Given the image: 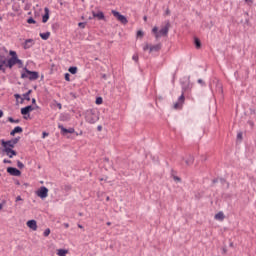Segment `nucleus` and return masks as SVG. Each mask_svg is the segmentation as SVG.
Returning <instances> with one entry per match:
<instances>
[{
    "instance_id": "obj_1",
    "label": "nucleus",
    "mask_w": 256,
    "mask_h": 256,
    "mask_svg": "<svg viewBox=\"0 0 256 256\" xmlns=\"http://www.w3.org/2000/svg\"><path fill=\"white\" fill-rule=\"evenodd\" d=\"M10 55L11 58L6 61V67L13 69L14 65H23V61L17 57V52L11 50Z\"/></svg>"
},
{
    "instance_id": "obj_2",
    "label": "nucleus",
    "mask_w": 256,
    "mask_h": 256,
    "mask_svg": "<svg viewBox=\"0 0 256 256\" xmlns=\"http://www.w3.org/2000/svg\"><path fill=\"white\" fill-rule=\"evenodd\" d=\"M85 119L87 123H90L91 125H93L94 123H97V121H99V112L93 109L87 110Z\"/></svg>"
},
{
    "instance_id": "obj_3",
    "label": "nucleus",
    "mask_w": 256,
    "mask_h": 256,
    "mask_svg": "<svg viewBox=\"0 0 256 256\" xmlns=\"http://www.w3.org/2000/svg\"><path fill=\"white\" fill-rule=\"evenodd\" d=\"M152 33L155 35V39H160V37H167L169 33V23H167L161 30L155 26L152 29Z\"/></svg>"
},
{
    "instance_id": "obj_4",
    "label": "nucleus",
    "mask_w": 256,
    "mask_h": 256,
    "mask_svg": "<svg viewBox=\"0 0 256 256\" xmlns=\"http://www.w3.org/2000/svg\"><path fill=\"white\" fill-rule=\"evenodd\" d=\"M21 79H29L30 81H37L39 79V72L30 71L24 68V72L21 73Z\"/></svg>"
},
{
    "instance_id": "obj_5",
    "label": "nucleus",
    "mask_w": 256,
    "mask_h": 256,
    "mask_svg": "<svg viewBox=\"0 0 256 256\" xmlns=\"http://www.w3.org/2000/svg\"><path fill=\"white\" fill-rule=\"evenodd\" d=\"M185 91H187V87H182V94L178 98V101L174 104V109H181L183 104L185 103Z\"/></svg>"
},
{
    "instance_id": "obj_6",
    "label": "nucleus",
    "mask_w": 256,
    "mask_h": 256,
    "mask_svg": "<svg viewBox=\"0 0 256 256\" xmlns=\"http://www.w3.org/2000/svg\"><path fill=\"white\" fill-rule=\"evenodd\" d=\"M37 197H40V199H47L49 197V189L47 187L42 186L39 190L36 191Z\"/></svg>"
},
{
    "instance_id": "obj_7",
    "label": "nucleus",
    "mask_w": 256,
    "mask_h": 256,
    "mask_svg": "<svg viewBox=\"0 0 256 256\" xmlns=\"http://www.w3.org/2000/svg\"><path fill=\"white\" fill-rule=\"evenodd\" d=\"M112 15H114L116 19L120 21V23H122V25H127V23H129V21L127 20V17L121 15V13L115 10H112Z\"/></svg>"
},
{
    "instance_id": "obj_8",
    "label": "nucleus",
    "mask_w": 256,
    "mask_h": 256,
    "mask_svg": "<svg viewBox=\"0 0 256 256\" xmlns=\"http://www.w3.org/2000/svg\"><path fill=\"white\" fill-rule=\"evenodd\" d=\"M0 143L3 147V149H14L15 144L12 142V140L5 141L4 139L0 140Z\"/></svg>"
},
{
    "instance_id": "obj_9",
    "label": "nucleus",
    "mask_w": 256,
    "mask_h": 256,
    "mask_svg": "<svg viewBox=\"0 0 256 256\" xmlns=\"http://www.w3.org/2000/svg\"><path fill=\"white\" fill-rule=\"evenodd\" d=\"M7 173H9V175H12L13 177H20L21 175V172L19 171V169L15 167H8Z\"/></svg>"
},
{
    "instance_id": "obj_10",
    "label": "nucleus",
    "mask_w": 256,
    "mask_h": 256,
    "mask_svg": "<svg viewBox=\"0 0 256 256\" xmlns=\"http://www.w3.org/2000/svg\"><path fill=\"white\" fill-rule=\"evenodd\" d=\"M3 153H6V155L10 158L13 159V157L17 156V151L11 149V148H6L3 149Z\"/></svg>"
},
{
    "instance_id": "obj_11",
    "label": "nucleus",
    "mask_w": 256,
    "mask_h": 256,
    "mask_svg": "<svg viewBox=\"0 0 256 256\" xmlns=\"http://www.w3.org/2000/svg\"><path fill=\"white\" fill-rule=\"evenodd\" d=\"M31 111H35V108L31 105L21 108L22 115H29V113H31Z\"/></svg>"
},
{
    "instance_id": "obj_12",
    "label": "nucleus",
    "mask_w": 256,
    "mask_h": 256,
    "mask_svg": "<svg viewBox=\"0 0 256 256\" xmlns=\"http://www.w3.org/2000/svg\"><path fill=\"white\" fill-rule=\"evenodd\" d=\"M35 45V40L33 39H27L25 40L23 44V49H31V47Z\"/></svg>"
},
{
    "instance_id": "obj_13",
    "label": "nucleus",
    "mask_w": 256,
    "mask_h": 256,
    "mask_svg": "<svg viewBox=\"0 0 256 256\" xmlns=\"http://www.w3.org/2000/svg\"><path fill=\"white\" fill-rule=\"evenodd\" d=\"M58 128L61 130V133H63V134H66V133L73 134V133H75V128L67 129V128L63 127V125H59Z\"/></svg>"
},
{
    "instance_id": "obj_14",
    "label": "nucleus",
    "mask_w": 256,
    "mask_h": 256,
    "mask_svg": "<svg viewBox=\"0 0 256 256\" xmlns=\"http://www.w3.org/2000/svg\"><path fill=\"white\" fill-rule=\"evenodd\" d=\"M27 227H29V229H32V231H37V221L35 220H29L26 223Z\"/></svg>"
},
{
    "instance_id": "obj_15",
    "label": "nucleus",
    "mask_w": 256,
    "mask_h": 256,
    "mask_svg": "<svg viewBox=\"0 0 256 256\" xmlns=\"http://www.w3.org/2000/svg\"><path fill=\"white\" fill-rule=\"evenodd\" d=\"M44 12L45 14L42 16V23H47L49 21V13H51V11L45 7Z\"/></svg>"
},
{
    "instance_id": "obj_16",
    "label": "nucleus",
    "mask_w": 256,
    "mask_h": 256,
    "mask_svg": "<svg viewBox=\"0 0 256 256\" xmlns=\"http://www.w3.org/2000/svg\"><path fill=\"white\" fill-rule=\"evenodd\" d=\"M161 51V44L150 45V53H159Z\"/></svg>"
},
{
    "instance_id": "obj_17",
    "label": "nucleus",
    "mask_w": 256,
    "mask_h": 256,
    "mask_svg": "<svg viewBox=\"0 0 256 256\" xmlns=\"http://www.w3.org/2000/svg\"><path fill=\"white\" fill-rule=\"evenodd\" d=\"M16 133H23V128L20 126H16L11 132L10 135L13 137L16 135Z\"/></svg>"
},
{
    "instance_id": "obj_18",
    "label": "nucleus",
    "mask_w": 256,
    "mask_h": 256,
    "mask_svg": "<svg viewBox=\"0 0 256 256\" xmlns=\"http://www.w3.org/2000/svg\"><path fill=\"white\" fill-rule=\"evenodd\" d=\"M214 219H216V221H223V219H225V214L223 212H218L214 216Z\"/></svg>"
},
{
    "instance_id": "obj_19",
    "label": "nucleus",
    "mask_w": 256,
    "mask_h": 256,
    "mask_svg": "<svg viewBox=\"0 0 256 256\" xmlns=\"http://www.w3.org/2000/svg\"><path fill=\"white\" fill-rule=\"evenodd\" d=\"M194 161H195V158H193L192 155H188V157L185 160V163H186V165L189 166V165H193Z\"/></svg>"
},
{
    "instance_id": "obj_20",
    "label": "nucleus",
    "mask_w": 256,
    "mask_h": 256,
    "mask_svg": "<svg viewBox=\"0 0 256 256\" xmlns=\"http://www.w3.org/2000/svg\"><path fill=\"white\" fill-rule=\"evenodd\" d=\"M93 17H96L97 19H99V21L105 19V14H103V12H97V13H93Z\"/></svg>"
},
{
    "instance_id": "obj_21",
    "label": "nucleus",
    "mask_w": 256,
    "mask_h": 256,
    "mask_svg": "<svg viewBox=\"0 0 256 256\" xmlns=\"http://www.w3.org/2000/svg\"><path fill=\"white\" fill-rule=\"evenodd\" d=\"M40 37L44 41H47V39H49V37H51V32L40 33Z\"/></svg>"
},
{
    "instance_id": "obj_22",
    "label": "nucleus",
    "mask_w": 256,
    "mask_h": 256,
    "mask_svg": "<svg viewBox=\"0 0 256 256\" xmlns=\"http://www.w3.org/2000/svg\"><path fill=\"white\" fill-rule=\"evenodd\" d=\"M67 253H69V250H65V249H58L57 250V255L58 256H67Z\"/></svg>"
},
{
    "instance_id": "obj_23",
    "label": "nucleus",
    "mask_w": 256,
    "mask_h": 256,
    "mask_svg": "<svg viewBox=\"0 0 256 256\" xmlns=\"http://www.w3.org/2000/svg\"><path fill=\"white\" fill-rule=\"evenodd\" d=\"M31 93H33V91H32V90H29V91H27L25 94H23V97H24V99H25L26 101H31V97H30Z\"/></svg>"
},
{
    "instance_id": "obj_24",
    "label": "nucleus",
    "mask_w": 256,
    "mask_h": 256,
    "mask_svg": "<svg viewBox=\"0 0 256 256\" xmlns=\"http://www.w3.org/2000/svg\"><path fill=\"white\" fill-rule=\"evenodd\" d=\"M196 49H201V40L199 38L194 39Z\"/></svg>"
},
{
    "instance_id": "obj_25",
    "label": "nucleus",
    "mask_w": 256,
    "mask_h": 256,
    "mask_svg": "<svg viewBox=\"0 0 256 256\" xmlns=\"http://www.w3.org/2000/svg\"><path fill=\"white\" fill-rule=\"evenodd\" d=\"M69 73H71L72 75H75L77 73V67H70L68 69Z\"/></svg>"
},
{
    "instance_id": "obj_26",
    "label": "nucleus",
    "mask_w": 256,
    "mask_h": 256,
    "mask_svg": "<svg viewBox=\"0 0 256 256\" xmlns=\"http://www.w3.org/2000/svg\"><path fill=\"white\" fill-rule=\"evenodd\" d=\"M0 65H6L7 66V59L5 57L0 56Z\"/></svg>"
},
{
    "instance_id": "obj_27",
    "label": "nucleus",
    "mask_w": 256,
    "mask_h": 256,
    "mask_svg": "<svg viewBox=\"0 0 256 256\" xmlns=\"http://www.w3.org/2000/svg\"><path fill=\"white\" fill-rule=\"evenodd\" d=\"M132 60L135 61V63H139V54H134Z\"/></svg>"
},
{
    "instance_id": "obj_28",
    "label": "nucleus",
    "mask_w": 256,
    "mask_h": 256,
    "mask_svg": "<svg viewBox=\"0 0 256 256\" xmlns=\"http://www.w3.org/2000/svg\"><path fill=\"white\" fill-rule=\"evenodd\" d=\"M27 23H29V25H35V23H37V21H35V19H33V18H28Z\"/></svg>"
},
{
    "instance_id": "obj_29",
    "label": "nucleus",
    "mask_w": 256,
    "mask_h": 256,
    "mask_svg": "<svg viewBox=\"0 0 256 256\" xmlns=\"http://www.w3.org/2000/svg\"><path fill=\"white\" fill-rule=\"evenodd\" d=\"M44 237H49V235H51V229H46L43 233Z\"/></svg>"
},
{
    "instance_id": "obj_30",
    "label": "nucleus",
    "mask_w": 256,
    "mask_h": 256,
    "mask_svg": "<svg viewBox=\"0 0 256 256\" xmlns=\"http://www.w3.org/2000/svg\"><path fill=\"white\" fill-rule=\"evenodd\" d=\"M148 49H149V52H150V51H151V45L145 44V45L143 46V51H148Z\"/></svg>"
},
{
    "instance_id": "obj_31",
    "label": "nucleus",
    "mask_w": 256,
    "mask_h": 256,
    "mask_svg": "<svg viewBox=\"0 0 256 256\" xmlns=\"http://www.w3.org/2000/svg\"><path fill=\"white\" fill-rule=\"evenodd\" d=\"M17 167L19 168V169H23V167H25V164H23V162H21V161H17Z\"/></svg>"
},
{
    "instance_id": "obj_32",
    "label": "nucleus",
    "mask_w": 256,
    "mask_h": 256,
    "mask_svg": "<svg viewBox=\"0 0 256 256\" xmlns=\"http://www.w3.org/2000/svg\"><path fill=\"white\" fill-rule=\"evenodd\" d=\"M103 103V98L98 97L96 98V105H101Z\"/></svg>"
},
{
    "instance_id": "obj_33",
    "label": "nucleus",
    "mask_w": 256,
    "mask_h": 256,
    "mask_svg": "<svg viewBox=\"0 0 256 256\" xmlns=\"http://www.w3.org/2000/svg\"><path fill=\"white\" fill-rule=\"evenodd\" d=\"M65 80L66 81H71V74L70 73L65 74Z\"/></svg>"
},
{
    "instance_id": "obj_34",
    "label": "nucleus",
    "mask_w": 256,
    "mask_h": 256,
    "mask_svg": "<svg viewBox=\"0 0 256 256\" xmlns=\"http://www.w3.org/2000/svg\"><path fill=\"white\" fill-rule=\"evenodd\" d=\"M8 121H9L10 123H19V120H15V119H13L12 117H9V118H8Z\"/></svg>"
},
{
    "instance_id": "obj_35",
    "label": "nucleus",
    "mask_w": 256,
    "mask_h": 256,
    "mask_svg": "<svg viewBox=\"0 0 256 256\" xmlns=\"http://www.w3.org/2000/svg\"><path fill=\"white\" fill-rule=\"evenodd\" d=\"M19 137L18 138H13L11 141L13 142L14 145H17L19 143Z\"/></svg>"
},
{
    "instance_id": "obj_36",
    "label": "nucleus",
    "mask_w": 256,
    "mask_h": 256,
    "mask_svg": "<svg viewBox=\"0 0 256 256\" xmlns=\"http://www.w3.org/2000/svg\"><path fill=\"white\" fill-rule=\"evenodd\" d=\"M174 181H177L178 183H180L181 178L179 176H173Z\"/></svg>"
},
{
    "instance_id": "obj_37",
    "label": "nucleus",
    "mask_w": 256,
    "mask_h": 256,
    "mask_svg": "<svg viewBox=\"0 0 256 256\" xmlns=\"http://www.w3.org/2000/svg\"><path fill=\"white\" fill-rule=\"evenodd\" d=\"M137 37H143V31L139 30V31L137 32Z\"/></svg>"
},
{
    "instance_id": "obj_38",
    "label": "nucleus",
    "mask_w": 256,
    "mask_h": 256,
    "mask_svg": "<svg viewBox=\"0 0 256 256\" xmlns=\"http://www.w3.org/2000/svg\"><path fill=\"white\" fill-rule=\"evenodd\" d=\"M237 139H243V133L239 132V133L237 134Z\"/></svg>"
},
{
    "instance_id": "obj_39",
    "label": "nucleus",
    "mask_w": 256,
    "mask_h": 256,
    "mask_svg": "<svg viewBox=\"0 0 256 256\" xmlns=\"http://www.w3.org/2000/svg\"><path fill=\"white\" fill-rule=\"evenodd\" d=\"M19 201H23V198H21V196L16 197V203H19Z\"/></svg>"
},
{
    "instance_id": "obj_40",
    "label": "nucleus",
    "mask_w": 256,
    "mask_h": 256,
    "mask_svg": "<svg viewBox=\"0 0 256 256\" xmlns=\"http://www.w3.org/2000/svg\"><path fill=\"white\" fill-rule=\"evenodd\" d=\"M42 135H43V136H42V137H43V139H45L46 137H48V136H49V133H47V132H43V133H42Z\"/></svg>"
},
{
    "instance_id": "obj_41",
    "label": "nucleus",
    "mask_w": 256,
    "mask_h": 256,
    "mask_svg": "<svg viewBox=\"0 0 256 256\" xmlns=\"http://www.w3.org/2000/svg\"><path fill=\"white\" fill-rule=\"evenodd\" d=\"M5 64H0V71H5Z\"/></svg>"
},
{
    "instance_id": "obj_42",
    "label": "nucleus",
    "mask_w": 256,
    "mask_h": 256,
    "mask_svg": "<svg viewBox=\"0 0 256 256\" xmlns=\"http://www.w3.org/2000/svg\"><path fill=\"white\" fill-rule=\"evenodd\" d=\"M78 25H79V27L85 28V23H83V22H80Z\"/></svg>"
},
{
    "instance_id": "obj_43",
    "label": "nucleus",
    "mask_w": 256,
    "mask_h": 256,
    "mask_svg": "<svg viewBox=\"0 0 256 256\" xmlns=\"http://www.w3.org/2000/svg\"><path fill=\"white\" fill-rule=\"evenodd\" d=\"M14 97H15V99H21V95H19V94H15Z\"/></svg>"
},
{
    "instance_id": "obj_44",
    "label": "nucleus",
    "mask_w": 256,
    "mask_h": 256,
    "mask_svg": "<svg viewBox=\"0 0 256 256\" xmlns=\"http://www.w3.org/2000/svg\"><path fill=\"white\" fill-rule=\"evenodd\" d=\"M3 163L11 164V160L4 159V160H3Z\"/></svg>"
},
{
    "instance_id": "obj_45",
    "label": "nucleus",
    "mask_w": 256,
    "mask_h": 256,
    "mask_svg": "<svg viewBox=\"0 0 256 256\" xmlns=\"http://www.w3.org/2000/svg\"><path fill=\"white\" fill-rule=\"evenodd\" d=\"M97 130H98V131H103V126H101V125L98 126V127H97Z\"/></svg>"
},
{
    "instance_id": "obj_46",
    "label": "nucleus",
    "mask_w": 256,
    "mask_h": 256,
    "mask_svg": "<svg viewBox=\"0 0 256 256\" xmlns=\"http://www.w3.org/2000/svg\"><path fill=\"white\" fill-rule=\"evenodd\" d=\"M57 107H58V109H62V108H63V106L61 105V103H58V104H57Z\"/></svg>"
},
{
    "instance_id": "obj_47",
    "label": "nucleus",
    "mask_w": 256,
    "mask_h": 256,
    "mask_svg": "<svg viewBox=\"0 0 256 256\" xmlns=\"http://www.w3.org/2000/svg\"><path fill=\"white\" fill-rule=\"evenodd\" d=\"M64 227H65L66 229H69V223H64Z\"/></svg>"
},
{
    "instance_id": "obj_48",
    "label": "nucleus",
    "mask_w": 256,
    "mask_h": 256,
    "mask_svg": "<svg viewBox=\"0 0 256 256\" xmlns=\"http://www.w3.org/2000/svg\"><path fill=\"white\" fill-rule=\"evenodd\" d=\"M198 83H200V85H203V80L198 79Z\"/></svg>"
},
{
    "instance_id": "obj_49",
    "label": "nucleus",
    "mask_w": 256,
    "mask_h": 256,
    "mask_svg": "<svg viewBox=\"0 0 256 256\" xmlns=\"http://www.w3.org/2000/svg\"><path fill=\"white\" fill-rule=\"evenodd\" d=\"M246 1V3H253V0H245Z\"/></svg>"
},
{
    "instance_id": "obj_50",
    "label": "nucleus",
    "mask_w": 256,
    "mask_h": 256,
    "mask_svg": "<svg viewBox=\"0 0 256 256\" xmlns=\"http://www.w3.org/2000/svg\"><path fill=\"white\" fill-rule=\"evenodd\" d=\"M1 117H3V112H2V110H0V119H1Z\"/></svg>"
},
{
    "instance_id": "obj_51",
    "label": "nucleus",
    "mask_w": 256,
    "mask_h": 256,
    "mask_svg": "<svg viewBox=\"0 0 256 256\" xmlns=\"http://www.w3.org/2000/svg\"><path fill=\"white\" fill-rule=\"evenodd\" d=\"M79 229H83V225L78 224Z\"/></svg>"
},
{
    "instance_id": "obj_52",
    "label": "nucleus",
    "mask_w": 256,
    "mask_h": 256,
    "mask_svg": "<svg viewBox=\"0 0 256 256\" xmlns=\"http://www.w3.org/2000/svg\"><path fill=\"white\" fill-rule=\"evenodd\" d=\"M1 209H3V204L0 203V211H1Z\"/></svg>"
},
{
    "instance_id": "obj_53",
    "label": "nucleus",
    "mask_w": 256,
    "mask_h": 256,
    "mask_svg": "<svg viewBox=\"0 0 256 256\" xmlns=\"http://www.w3.org/2000/svg\"><path fill=\"white\" fill-rule=\"evenodd\" d=\"M32 103H36V100H35V98H33V99H32Z\"/></svg>"
},
{
    "instance_id": "obj_54",
    "label": "nucleus",
    "mask_w": 256,
    "mask_h": 256,
    "mask_svg": "<svg viewBox=\"0 0 256 256\" xmlns=\"http://www.w3.org/2000/svg\"><path fill=\"white\" fill-rule=\"evenodd\" d=\"M106 225L110 226V225H111V222H107Z\"/></svg>"
},
{
    "instance_id": "obj_55",
    "label": "nucleus",
    "mask_w": 256,
    "mask_h": 256,
    "mask_svg": "<svg viewBox=\"0 0 256 256\" xmlns=\"http://www.w3.org/2000/svg\"><path fill=\"white\" fill-rule=\"evenodd\" d=\"M144 21H147V16H144Z\"/></svg>"
},
{
    "instance_id": "obj_56",
    "label": "nucleus",
    "mask_w": 256,
    "mask_h": 256,
    "mask_svg": "<svg viewBox=\"0 0 256 256\" xmlns=\"http://www.w3.org/2000/svg\"><path fill=\"white\" fill-rule=\"evenodd\" d=\"M230 247H233V243H230Z\"/></svg>"
},
{
    "instance_id": "obj_57",
    "label": "nucleus",
    "mask_w": 256,
    "mask_h": 256,
    "mask_svg": "<svg viewBox=\"0 0 256 256\" xmlns=\"http://www.w3.org/2000/svg\"><path fill=\"white\" fill-rule=\"evenodd\" d=\"M24 119H27V116H24Z\"/></svg>"
},
{
    "instance_id": "obj_58",
    "label": "nucleus",
    "mask_w": 256,
    "mask_h": 256,
    "mask_svg": "<svg viewBox=\"0 0 256 256\" xmlns=\"http://www.w3.org/2000/svg\"><path fill=\"white\" fill-rule=\"evenodd\" d=\"M80 135H83V132H80Z\"/></svg>"
},
{
    "instance_id": "obj_59",
    "label": "nucleus",
    "mask_w": 256,
    "mask_h": 256,
    "mask_svg": "<svg viewBox=\"0 0 256 256\" xmlns=\"http://www.w3.org/2000/svg\"><path fill=\"white\" fill-rule=\"evenodd\" d=\"M107 201H109V197H107Z\"/></svg>"
}]
</instances>
